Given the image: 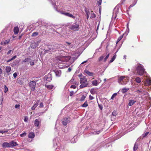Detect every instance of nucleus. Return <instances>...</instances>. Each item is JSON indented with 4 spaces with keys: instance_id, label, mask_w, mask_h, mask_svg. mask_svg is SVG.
I'll return each instance as SVG.
<instances>
[{
    "instance_id": "1",
    "label": "nucleus",
    "mask_w": 151,
    "mask_h": 151,
    "mask_svg": "<svg viewBox=\"0 0 151 151\" xmlns=\"http://www.w3.org/2000/svg\"><path fill=\"white\" fill-rule=\"evenodd\" d=\"M80 82L81 85L80 86L81 88L86 87L88 86V83L87 80L85 76H83L82 78L80 79Z\"/></svg>"
},
{
    "instance_id": "2",
    "label": "nucleus",
    "mask_w": 151,
    "mask_h": 151,
    "mask_svg": "<svg viewBox=\"0 0 151 151\" xmlns=\"http://www.w3.org/2000/svg\"><path fill=\"white\" fill-rule=\"evenodd\" d=\"M137 73L140 76H142L145 73V70L143 68V66L140 64H138L136 68Z\"/></svg>"
},
{
    "instance_id": "3",
    "label": "nucleus",
    "mask_w": 151,
    "mask_h": 151,
    "mask_svg": "<svg viewBox=\"0 0 151 151\" xmlns=\"http://www.w3.org/2000/svg\"><path fill=\"white\" fill-rule=\"evenodd\" d=\"M125 76H121L119 79L118 81L120 84L122 85H125L127 83V80L128 81L129 80V78L128 77H126L125 79Z\"/></svg>"
},
{
    "instance_id": "4",
    "label": "nucleus",
    "mask_w": 151,
    "mask_h": 151,
    "mask_svg": "<svg viewBox=\"0 0 151 151\" xmlns=\"http://www.w3.org/2000/svg\"><path fill=\"white\" fill-rule=\"evenodd\" d=\"M79 27V24L75 23L74 24H73L69 27V29L73 30L74 31L78 30Z\"/></svg>"
},
{
    "instance_id": "5",
    "label": "nucleus",
    "mask_w": 151,
    "mask_h": 151,
    "mask_svg": "<svg viewBox=\"0 0 151 151\" xmlns=\"http://www.w3.org/2000/svg\"><path fill=\"white\" fill-rule=\"evenodd\" d=\"M29 86L31 90L34 91L35 90L36 84V82L34 81H31L29 82Z\"/></svg>"
},
{
    "instance_id": "6",
    "label": "nucleus",
    "mask_w": 151,
    "mask_h": 151,
    "mask_svg": "<svg viewBox=\"0 0 151 151\" xmlns=\"http://www.w3.org/2000/svg\"><path fill=\"white\" fill-rule=\"evenodd\" d=\"M47 82H49L51 81L52 78V76L51 74H48L45 77Z\"/></svg>"
},
{
    "instance_id": "7",
    "label": "nucleus",
    "mask_w": 151,
    "mask_h": 151,
    "mask_svg": "<svg viewBox=\"0 0 151 151\" xmlns=\"http://www.w3.org/2000/svg\"><path fill=\"white\" fill-rule=\"evenodd\" d=\"M87 11H89V16H90V18H95L96 17V14H94L93 11L91 10V9L87 10Z\"/></svg>"
},
{
    "instance_id": "8",
    "label": "nucleus",
    "mask_w": 151,
    "mask_h": 151,
    "mask_svg": "<svg viewBox=\"0 0 151 151\" xmlns=\"http://www.w3.org/2000/svg\"><path fill=\"white\" fill-rule=\"evenodd\" d=\"M70 120L69 118H65L63 119L62 120V124L63 125L65 126L67 125V123L69 122Z\"/></svg>"
},
{
    "instance_id": "9",
    "label": "nucleus",
    "mask_w": 151,
    "mask_h": 151,
    "mask_svg": "<svg viewBox=\"0 0 151 151\" xmlns=\"http://www.w3.org/2000/svg\"><path fill=\"white\" fill-rule=\"evenodd\" d=\"M41 123L40 120L36 119L34 121V125L35 127H38Z\"/></svg>"
},
{
    "instance_id": "10",
    "label": "nucleus",
    "mask_w": 151,
    "mask_h": 151,
    "mask_svg": "<svg viewBox=\"0 0 151 151\" xmlns=\"http://www.w3.org/2000/svg\"><path fill=\"white\" fill-rule=\"evenodd\" d=\"M61 14L65 16H67L68 17L72 18L73 19H75V17L74 16H73L72 14L68 12H61Z\"/></svg>"
},
{
    "instance_id": "11",
    "label": "nucleus",
    "mask_w": 151,
    "mask_h": 151,
    "mask_svg": "<svg viewBox=\"0 0 151 151\" xmlns=\"http://www.w3.org/2000/svg\"><path fill=\"white\" fill-rule=\"evenodd\" d=\"M9 146L10 147H14L18 145V144L17 143L14 141H12L10 142L9 143Z\"/></svg>"
},
{
    "instance_id": "12",
    "label": "nucleus",
    "mask_w": 151,
    "mask_h": 151,
    "mask_svg": "<svg viewBox=\"0 0 151 151\" xmlns=\"http://www.w3.org/2000/svg\"><path fill=\"white\" fill-rule=\"evenodd\" d=\"M24 78H18L17 81V83L20 85H22L24 83Z\"/></svg>"
},
{
    "instance_id": "13",
    "label": "nucleus",
    "mask_w": 151,
    "mask_h": 151,
    "mask_svg": "<svg viewBox=\"0 0 151 151\" xmlns=\"http://www.w3.org/2000/svg\"><path fill=\"white\" fill-rule=\"evenodd\" d=\"M56 76L58 77H60L61 75V72L60 70H57L55 71Z\"/></svg>"
},
{
    "instance_id": "14",
    "label": "nucleus",
    "mask_w": 151,
    "mask_h": 151,
    "mask_svg": "<svg viewBox=\"0 0 151 151\" xmlns=\"http://www.w3.org/2000/svg\"><path fill=\"white\" fill-rule=\"evenodd\" d=\"M9 143L4 142L2 143V147L3 148L10 147Z\"/></svg>"
},
{
    "instance_id": "15",
    "label": "nucleus",
    "mask_w": 151,
    "mask_h": 151,
    "mask_svg": "<svg viewBox=\"0 0 151 151\" xmlns=\"http://www.w3.org/2000/svg\"><path fill=\"white\" fill-rule=\"evenodd\" d=\"M84 72L89 76H93V73L89 72L88 70L85 69L84 70Z\"/></svg>"
},
{
    "instance_id": "16",
    "label": "nucleus",
    "mask_w": 151,
    "mask_h": 151,
    "mask_svg": "<svg viewBox=\"0 0 151 151\" xmlns=\"http://www.w3.org/2000/svg\"><path fill=\"white\" fill-rule=\"evenodd\" d=\"M13 31L14 34L17 35L18 34L19 31V28L18 27H14Z\"/></svg>"
},
{
    "instance_id": "17",
    "label": "nucleus",
    "mask_w": 151,
    "mask_h": 151,
    "mask_svg": "<svg viewBox=\"0 0 151 151\" xmlns=\"http://www.w3.org/2000/svg\"><path fill=\"white\" fill-rule=\"evenodd\" d=\"M29 138H33L35 137V134L33 132H29L28 135Z\"/></svg>"
},
{
    "instance_id": "18",
    "label": "nucleus",
    "mask_w": 151,
    "mask_h": 151,
    "mask_svg": "<svg viewBox=\"0 0 151 151\" xmlns=\"http://www.w3.org/2000/svg\"><path fill=\"white\" fill-rule=\"evenodd\" d=\"M11 68L9 66H6V68L5 70L7 73H9L11 70ZM9 73L8 74V75H9Z\"/></svg>"
},
{
    "instance_id": "19",
    "label": "nucleus",
    "mask_w": 151,
    "mask_h": 151,
    "mask_svg": "<svg viewBox=\"0 0 151 151\" xmlns=\"http://www.w3.org/2000/svg\"><path fill=\"white\" fill-rule=\"evenodd\" d=\"M136 101L134 100H131L129 101L128 105L129 106H132L136 102Z\"/></svg>"
},
{
    "instance_id": "20",
    "label": "nucleus",
    "mask_w": 151,
    "mask_h": 151,
    "mask_svg": "<svg viewBox=\"0 0 151 151\" xmlns=\"http://www.w3.org/2000/svg\"><path fill=\"white\" fill-rule=\"evenodd\" d=\"M45 87L49 90L52 89L54 87L53 85H47V84L45 85Z\"/></svg>"
},
{
    "instance_id": "21",
    "label": "nucleus",
    "mask_w": 151,
    "mask_h": 151,
    "mask_svg": "<svg viewBox=\"0 0 151 151\" xmlns=\"http://www.w3.org/2000/svg\"><path fill=\"white\" fill-rule=\"evenodd\" d=\"M9 42H10L9 40H6L4 42H1V44L2 45H6L7 44H8L9 43Z\"/></svg>"
},
{
    "instance_id": "22",
    "label": "nucleus",
    "mask_w": 151,
    "mask_h": 151,
    "mask_svg": "<svg viewBox=\"0 0 151 151\" xmlns=\"http://www.w3.org/2000/svg\"><path fill=\"white\" fill-rule=\"evenodd\" d=\"M109 55V53L108 52H106V56L104 60V62H105L106 61L107 59L108 58Z\"/></svg>"
},
{
    "instance_id": "23",
    "label": "nucleus",
    "mask_w": 151,
    "mask_h": 151,
    "mask_svg": "<svg viewBox=\"0 0 151 151\" xmlns=\"http://www.w3.org/2000/svg\"><path fill=\"white\" fill-rule=\"evenodd\" d=\"M129 89V88H124L122 90V93H124L127 92L128 91Z\"/></svg>"
},
{
    "instance_id": "24",
    "label": "nucleus",
    "mask_w": 151,
    "mask_h": 151,
    "mask_svg": "<svg viewBox=\"0 0 151 151\" xmlns=\"http://www.w3.org/2000/svg\"><path fill=\"white\" fill-rule=\"evenodd\" d=\"M31 60V59L29 58H25L24 59L22 60V63L28 62Z\"/></svg>"
},
{
    "instance_id": "25",
    "label": "nucleus",
    "mask_w": 151,
    "mask_h": 151,
    "mask_svg": "<svg viewBox=\"0 0 151 151\" xmlns=\"http://www.w3.org/2000/svg\"><path fill=\"white\" fill-rule=\"evenodd\" d=\"M92 84L94 86H97L98 85V81L97 80H94L92 81Z\"/></svg>"
},
{
    "instance_id": "26",
    "label": "nucleus",
    "mask_w": 151,
    "mask_h": 151,
    "mask_svg": "<svg viewBox=\"0 0 151 151\" xmlns=\"http://www.w3.org/2000/svg\"><path fill=\"white\" fill-rule=\"evenodd\" d=\"M116 57V54L113 55L112 58L109 61V63H111L113 62L115 60Z\"/></svg>"
},
{
    "instance_id": "27",
    "label": "nucleus",
    "mask_w": 151,
    "mask_h": 151,
    "mask_svg": "<svg viewBox=\"0 0 151 151\" xmlns=\"http://www.w3.org/2000/svg\"><path fill=\"white\" fill-rule=\"evenodd\" d=\"M38 105V103L37 102L31 108L32 110H35V109L37 106Z\"/></svg>"
},
{
    "instance_id": "28",
    "label": "nucleus",
    "mask_w": 151,
    "mask_h": 151,
    "mask_svg": "<svg viewBox=\"0 0 151 151\" xmlns=\"http://www.w3.org/2000/svg\"><path fill=\"white\" fill-rule=\"evenodd\" d=\"M124 35V34H123L122 35L120 36L119 37L116 41V44H117V43L119 42V41H120L122 39V38H123Z\"/></svg>"
},
{
    "instance_id": "29",
    "label": "nucleus",
    "mask_w": 151,
    "mask_h": 151,
    "mask_svg": "<svg viewBox=\"0 0 151 151\" xmlns=\"http://www.w3.org/2000/svg\"><path fill=\"white\" fill-rule=\"evenodd\" d=\"M85 11L86 14L87 19H88L89 16V11H87V9L86 8L85 9Z\"/></svg>"
},
{
    "instance_id": "30",
    "label": "nucleus",
    "mask_w": 151,
    "mask_h": 151,
    "mask_svg": "<svg viewBox=\"0 0 151 151\" xmlns=\"http://www.w3.org/2000/svg\"><path fill=\"white\" fill-rule=\"evenodd\" d=\"M135 81L138 83H139L141 82V79L139 77H137L135 78Z\"/></svg>"
},
{
    "instance_id": "31",
    "label": "nucleus",
    "mask_w": 151,
    "mask_h": 151,
    "mask_svg": "<svg viewBox=\"0 0 151 151\" xmlns=\"http://www.w3.org/2000/svg\"><path fill=\"white\" fill-rule=\"evenodd\" d=\"M88 106V102L87 101H86L84 103V104H83L82 105V106L83 107H87V106Z\"/></svg>"
},
{
    "instance_id": "32",
    "label": "nucleus",
    "mask_w": 151,
    "mask_h": 151,
    "mask_svg": "<svg viewBox=\"0 0 151 151\" xmlns=\"http://www.w3.org/2000/svg\"><path fill=\"white\" fill-rule=\"evenodd\" d=\"M90 92L93 95L95 94L96 93L94 88L91 89L90 91Z\"/></svg>"
},
{
    "instance_id": "33",
    "label": "nucleus",
    "mask_w": 151,
    "mask_h": 151,
    "mask_svg": "<svg viewBox=\"0 0 151 151\" xmlns=\"http://www.w3.org/2000/svg\"><path fill=\"white\" fill-rule=\"evenodd\" d=\"M104 56L103 55L101 56L98 59V61L100 62L101 61L104 59Z\"/></svg>"
},
{
    "instance_id": "34",
    "label": "nucleus",
    "mask_w": 151,
    "mask_h": 151,
    "mask_svg": "<svg viewBox=\"0 0 151 151\" xmlns=\"http://www.w3.org/2000/svg\"><path fill=\"white\" fill-rule=\"evenodd\" d=\"M138 148V145L137 144H136V143L134 144V151H136Z\"/></svg>"
},
{
    "instance_id": "35",
    "label": "nucleus",
    "mask_w": 151,
    "mask_h": 151,
    "mask_svg": "<svg viewBox=\"0 0 151 151\" xmlns=\"http://www.w3.org/2000/svg\"><path fill=\"white\" fill-rule=\"evenodd\" d=\"M86 98V96H85L84 95H83L82 97L81 98L80 101H83L85 100Z\"/></svg>"
},
{
    "instance_id": "36",
    "label": "nucleus",
    "mask_w": 151,
    "mask_h": 151,
    "mask_svg": "<svg viewBox=\"0 0 151 151\" xmlns=\"http://www.w3.org/2000/svg\"><path fill=\"white\" fill-rule=\"evenodd\" d=\"M38 33L37 32H35L32 33V37H35L37 36L38 35Z\"/></svg>"
},
{
    "instance_id": "37",
    "label": "nucleus",
    "mask_w": 151,
    "mask_h": 151,
    "mask_svg": "<svg viewBox=\"0 0 151 151\" xmlns=\"http://www.w3.org/2000/svg\"><path fill=\"white\" fill-rule=\"evenodd\" d=\"M101 131L99 130V131H96L93 132V134H99L101 132Z\"/></svg>"
},
{
    "instance_id": "38",
    "label": "nucleus",
    "mask_w": 151,
    "mask_h": 151,
    "mask_svg": "<svg viewBox=\"0 0 151 151\" xmlns=\"http://www.w3.org/2000/svg\"><path fill=\"white\" fill-rule=\"evenodd\" d=\"M117 112L116 111H114L112 113V114L113 116H116L117 115Z\"/></svg>"
},
{
    "instance_id": "39",
    "label": "nucleus",
    "mask_w": 151,
    "mask_h": 151,
    "mask_svg": "<svg viewBox=\"0 0 151 151\" xmlns=\"http://www.w3.org/2000/svg\"><path fill=\"white\" fill-rule=\"evenodd\" d=\"M102 2V0H99L97 1V4L98 6H100L101 5Z\"/></svg>"
},
{
    "instance_id": "40",
    "label": "nucleus",
    "mask_w": 151,
    "mask_h": 151,
    "mask_svg": "<svg viewBox=\"0 0 151 151\" xmlns=\"http://www.w3.org/2000/svg\"><path fill=\"white\" fill-rule=\"evenodd\" d=\"M146 83L148 85H150L151 83V81L150 80H148L146 81Z\"/></svg>"
},
{
    "instance_id": "41",
    "label": "nucleus",
    "mask_w": 151,
    "mask_h": 151,
    "mask_svg": "<svg viewBox=\"0 0 151 151\" xmlns=\"http://www.w3.org/2000/svg\"><path fill=\"white\" fill-rule=\"evenodd\" d=\"M149 133V132H146L145 134H143L142 135V137L143 138H144Z\"/></svg>"
},
{
    "instance_id": "42",
    "label": "nucleus",
    "mask_w": 151,
    "mask_h": 151,
    "mask_svg": "<svg viewBox=\"0 0 151 151\" xmlns=\"http://www.w3.org/2000/svg\"><path fill=\"white\" fill-rule=\"evenodd\" d=\"M4 87L5 89L4 92L5 93H6L8 91V88L6 87V86L5 85H4Z\"/></svg>"
},
{
    "instance_id": "43",
    "label": "nucleus",
    "mask_w": 151,
    "mask_h": 151,
    "mask_svg": "<svg viewBox=\"0 0 151 151\" xmlns=\"http://www.w3.org/2000/svg\"><path fill=\"white\" fill-rule=\"evenodd\" d=\"M27 135V133L26 132H24L23 133L20 134V136L22 137H23Z\"/></svg>"
},
{
    "instance_id": "44",
    "label": "nucleus",
    "mask_w": 151,
    "mask_h": 151,
    "mask_svg": "<svg viewBox=\"0 0 151 151\" xmlns=\"http://www.w3.org/2000/svg\"><path fill=\"white\" fill-rule=\"evenodd\" d=\"M117 95V93H114L112 96L111 98V99H113Z\"/></svg>"
},
{
    "instance_id": "45",
    "label": "nucleus",
    "mask_w": 151,
    "mask_h": 151,
    "mask_svg": "<svg viewBox=\"0 0 151 151\" xmlns=\"http://www.w3.org/2000/svg\"><path fill=\"white\" fill-rule=\"evenodd\" d=\"M35 44H32L31 45V47L33 49L35 48L36 47L35 46Z\"/></svg>"
},
{
    "instance_id": "46",
    "label": "nucleus",
    "mask_w": 151,
    "mask_h": 151,
    "mask_svg": "<svg viewBox=\"0 0 151 151\" xmlns=\"http://www.w3.org/2000/svg\"><path fill=\"white\" fill-rule=\"evenodd\" d=\"M28 119V118L27 116H25V117H24V121L25 122H27Z\"/></svg>"
},
{
    "instance_id": "47",
    "label": "nucleus",
    "mask_w": 151,
    "mask_h": 151,
    "mask_svg": "<svg viewBox=\"0 0 151 151\" xmlns=\"http://www.w3.org/2000/svg\"><path fill=\"white\" fill-rule=\"evenodd\" d=\"M89 99L90 100H92L94 99V97L92 96L91 95H90L89 96Z\"/></svg>"
},
{
    "instance_id": "48",
    "label": "nucleus",
    "mask_w": 151,
    "mask_h": 151,
    "mask_svg": "<svg viewBox=\"0 0 151 151\" xmlns=\"http://www.w3.org/2000/svg\"><path fill=\"white\" fill-rule=\"evenodd\" d=\"M8 132L7 130L6 131H3L2 130H0V133H2L3 134L4 133L7 132Z\"/></svg>"
},
{
    "instance_id": "49",
    "label": "nucleus",
    "mask_w": 151,
    "mask_h": 151,
    "mask_svg": "<svg viewBox=\"0 0 151 151\" xmlns=\"http://www.w3.org/2000/svg\"><path fill=\"white\" fill-rule=\"evenodd\" d=\"M29 63L30 65L31 66L33 65L34 64V62L32 61H31L29 62Z\"/></svg>"
},
{
    "instance_id": "50",
    "label": "nucleus",
    "mask_w": 151,
    "mask_h": 151,
    "mask_svg": "<svg viewBox=\"0 0 151 151\" xmlns=\"http://www.w3.org/2000/svg\"><path fill=\"white\" fill-rule=\"evenodd\" d=\"M125 1L126 0H122L120 3V4H123L125 2Z\"/></svg>"
},
{
    "instance_id": "51",
    "label": "nucleus",
    "mask_w": 151,
    "mask_h": 151,
    "mask_svg": "<svg viewBox=\"0 0 151 151\" xmlns=\"http://www.w3.org/2000/svg\"><path fill=\"white\" fill-rule=\"evenodd\" d=\"M43 104L42 103H41L40 104L39 107L40 108H42L43 107Z\"/></svg>"
},
{
    "instance_id": "52",
    "label": "nucleus",
    "mask_w": 151,
    "mask_h": 151,
    "mask_svg": "<svg viewBox=\"0 0 151 151\" xmlns=\"http://www.w3.org/2000/svg\"><path fill=\"white\" fill-rule=\"evenodd\" d=\"M99 108L101 109V110H102L103 109L102 106L101 105L99 104Z\"/></svg>"
},
{
    "instance_id": "53",
    "label": "nucleus",
    "mask_w": 151,
    "mask_h": 151,
    "mask_svg": "<svg viewBox=\"0 0 151 151\" xmlns=\"http://www.w3.org/2000/svg\"><path fill=\"white\" fill-rule=\"evenodd\" d=\"M76 87L75 85H72L70 86V88L74 89L76 88Z\"/></svg>"
},
{
    "instance_id": "54",
    "label": "nucleus",
    "mask_w": 151,
    "mask_h": 151,
    "mask_svg": "<svg viewBox=\"0 0 151 151\" xmlns=\"http://www.w3.org/2000/svg\"><path fill=\"white\" fill-rule=\"evenodd\" d=\"M13 76L14 78H15L17 76V74L16 73H15L13 74Z\"/></svg>"
},
{
    "instance_id": "55",
    "label": "nucleus",
    "mask_w": 151,
    "mask_h": 151,
    "mask_svg": "<svg viewBox=\"0 0 151 151\" xmlns=\"http://www.w3.org/2000/svg\"><path fill=\"white\" fill-rule=\"evenodd\" d=\"M20 105L19 104H16L15 106V108H17L19 107Z\"/></svg>"
},
{
    "instance_id": "56",
    "label": "nucleus",
    "mask_w": 151,
    "mask_h": 151,
    "mask_svg": "<svg viewBox=\"0 0 151 151\" xmlns=\"http://www.w3.org/2000/svg\"><path fill=\"white\" fill-rule=\"evenodd\" d=\"M73 93H74L73 91H71L70 93V96H72L73 95Z\"/></svg>"
},
{
    "instance_id": "57",
    "label": "nucleus",
    "mask_w": 151,
    "mask_h": 151,
    "mask_svg": "<svg viewBox=\"0 0 151 151\" xmlns=\"http://www.w3.org/2000/svg\"><path fill=\"white\" fill-rule=\"evenodd\" d=\"M137 92L138 93L140 94V93L142 92V91L139 90H138L137 91Z\"/></svg>"
},
{
    "instance_id": "58",
    "label": "nucleus",
    "mask_w": 151,
    "mask_h": 151,
    "mask_svg": "<svg viewBox=\"0 0 151 151\" xmlns=\"http://www.w3.org/2000/svg\"><path fill=\"white\" fill-rule=\"evenodd\" d=\"M11 52H12V50H9L8 52H7V55L9 54H10V53H11Z\"/></svg>"
},
{
    "instance_id": "59",
    "label": "nucleus",
    "mask_w": 151,
    "mask_h": 151,
    "mask_svg": "<svg viewBox=\"0 0 151 151\" xmlns=\"http://www.w3.org/2000/svg\"><path fill=\"white\" fill-rule=\"evenodd\" d=\"M23 35V34H22L21 35H20V36H19V40H20L21 39V38L22 37V35Z\"/></svg>"
},
{
    "instance_id": "60",
    "label": "nucleus",
    "mask_w": 151,
    "mask_h": 151,
    "mask_svg": "<svg viewBox=\"0 0 151 151\" xmlns=\"http://www.w3.org/2000/svg\"><path fill=\"white\" fill-rule=\"evenodd\" d=\"M17 57V56L16 55H15L12 58V60H13L15 58H16Z\"/></svg>"
},
{
    "instance_id": "61",
    "label": "nucleus",
    "mask_w": 151,
    "mask_h": 151,
    "mask_svg": "<svg viewBox=\"0 0 151 151\" xmlns=\"http://www.w3.org/2000/svg\"><path fill=\"white\" fill-rule=\"evenodd\" d=\"M12 60H13L12 59V58L9 59L8 60H7V63L9 62H10Z\"/></svg>"
},
{
    "instance_id": "62",
    "label": "nucleus",
    "mask_w": 151,
    "mask_h": 151,
    "mask_svg": "<svg viewBox=\"0 0 151 151\" xmlns=\"http://www.w3.org/2000/svg\"><path fill=\"white\" fill-rule=\"evenodd\" d=\"M71 70V68L70 67L68 69V71L69 72H70Z\"/></svg>"
},
{
    "instance_id": "63",
    "label": "nucleus",
    "mask_w": 151,
    "mask_h": 151,
    "mask_svg": "<svg viewBox=\"0 0 151 151\" xmlns=\"http://www.w3.org/2000/svg\"><path fill=\"white\" fill-rule=\"evenodd\" d=\"M2 73V70L0 68V74H1Z\"/></svg>"
},
{
    "instance_id": "64",
    "label": "nucleus",
    "mask_w": 151,
    "mask_h": 151,
    "mask_svg": "<svg viewBox=\"0 0 151 151\" xmlns=\"http://www.w3.org/2000/svg\"><path fill=\"white\" fill-rule=\"evenodd\" d=\"M88 60H86L85 61H84L83 62L81 63V64H83L84 63H86L87 61Z\"/></svg>"
}]
</instances>
